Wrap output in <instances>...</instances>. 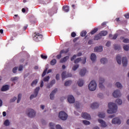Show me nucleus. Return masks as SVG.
I'll use <instances>...</instances> for the list:
<instances>
[{
    "label": "nucleus",
    "instance_id": "f257e3e1",
    "mask_svg": "<svg viewBox=\"0 0 129 129\" xmlns=\"http://www.w3.org/2000/svg\"><path fill=\"white\" fill-rule=\"evenodd\" d=\"M109 110H107V113H115L117 111V105L112 102L109 103L108 104Z\"/></svg>",
    "mask_w": 129,
    "mask_h": 129
},
{
    "label": "nucleus",
    "instance_id": "f03ea898",
    "mask_svg": "<svg viewBox=\"0 0 129 129\" xmlns=\"http://www.w3.org/2000/svg\"><path fill=\"white\" fill-rule=\"evenodd\" d=\"M97 85L94 81H92L88 85L89 89L90 91H94L96 90Z\"/></svg>",
    "mask_w": 129,
    "mask_h": 129
},
{
    "label": "nucleus",
    "instance_id": "7ed1b4c3",
    "mask_svg": "<svg viewBox=\"0 0 129 129\" xmlns=\"http://www.w3.org/2000/svg\"><path fill=\"white\" fill-rule=\"evenodd\" d=\"M42 39H43V35L40 34L39 33L35 32L33 35V40L36 41V42L41 41Z\"/></svg>",
    "mask_w": 129,
    "mask_h": 129
},
{
    "label": "nucleus",
    "instance_id": "20e7f679",
    "mask_svg": "<svg viewBox=\"0 0 129 129\" xmlns=\"http://www.w3.org/2000/svg\"><path fill=\"white\" fill-rule=\"evenodd\" d=\"M58 117H59L61 120H66L68 117V115H67L65 112L62 111L59 112Z\"/></svg>",
    "mask_w": 129,
    "mask_h": 129
},
{
    "label": "nucleus",
    "instance_id": "39448f33",
    "mask_svg": "<svg viewBox=\"0 0 129 129\" xmlns=\"http://www.w3.org/2000/svg\"><path fill=\"white\" fill-rule=\"evenodd\" d=\"M29 117H35L36 116V112L32 109H28L26 112Z\"/></svg>",
    "mask_w": 129,
    "mask_h": 129
},
{
    "label": "nucleus",
    "instance_id": "423d86ee",
    "mask_svg": "<svg viewBox=\"0 0 129 129\" xmlns=\"http://www.w3.org/2000/svg\"><path fill=\"white\" fill-rule=\"evenodd\" d=\"M39 90H40V87H36L34 90V94L31 95L30 97V99L32 100L35 97L38 96V94L39 93Z\"/></svg>",
    "mask_w": 129,
    "mask_h": 129
},
{
    "label": "nucleus",
    "instance_id": "0eeeda50",
    "mask_svg": "<svg viewBox=\"0 0 129 129\" xmlns=\"http://www.w3.org/2000/svg\"><path fill=\"white\" fill-rule=\"evenodd\" d=\"M112 95L115 98H117V97H120L121 96V94L119 90H116L112 93Z\"/></svg>",
    "mask_w": 129,
    "mask_h": 129
},
{
    "label": "nucleus",
    "instance_id": "6e6552de",
    "mask_svg": "<svg viewBox=\"0 0 129 129\" xmlns=\"http://www.w3.org/2000/svg\"><path fill=\"white\" fill-rule=\"evenodd\" d=\"M99 82V88H100V89H104V86H103V83H104V79H103V78H100Z\"/></svg>",
    "mask_w": 129,
    "mask_h": 129
},
{
    "label": "nucleus",
    "instance_id": "1a4fd4ad",
    "mask_svg": "<svg viewBox=\"0 0 129 129\" xmlns=\"http://www.w3.org/2000/svg\"><path fill=\"white\" fill-rule=\"evenodd\" d=\"M112 123H113V124H120L121 121H120L119 118L115 117L112 120Z\"/></svg>",
    "mask_w": 129,
    "mask_h": 129
},
{
    "label": "nucleus",
    "instance_id": "9d476101",
    "mask_svg": "<svg viewBox=\"0 0 129 129\" xmlns=\"http://www.w3.org/2000/svg\"><path fill=\"white\" fill-rule=\"evenodd\" d=\"M72 75L71 74H68V75H66V72H63L61 74V78L62 80L63 81L65 78H68V77H71Z\"/></svg>",
    "mask_w": 129,
    "mask_h": 129
},
{
    "label": "nucleus",
    "instance_id": "9b49d317",
    "mask_svg": "<svg viewBox=\"0 0 129 129\" xmlns=\"http://www.w3.org/2000/svg\"><path fill=\"white\" fill-rule=\"evenodd\" d=\"M82 117H83V118H85V119H88V120L91 119L90 115L87 113H82Z\"/></svg>",
    "mask_w": 129,
    "mask_h": 129
},
{
    "label": "nucleus",
    "instance_id": "f8f14e48",
    "mask_svg": "<svg viewBox=\"0 0 129 129\" xmlns=\"http://www.w3.org/2000/svg\"><path fill=\"white\" fill-rule=\"evenodd\" d=\"M98 122L100 123L101 126L102 127H106L107 126V125L106 124V122H105L104 120L101 119H99L98 120Z\"/></svg>",
    "mask_w": 129,
    "mask_h": 129
},
{
    "label": "nucleus",
    "instance_id": "ddd939ff",
    "mask_svg": "<svg viewBox=\"0 0 129 129\" xmlns=\"http://www.w3.org/2000/svg\"><path fill=\"white\" fill-rule=\"evenodd\" d=\"M68 101L70 103H74L75 102V99L73 96L70 95L68 97Z\"/></svg>",
    "mask_w": 129,
    "mask_h": 129
},
{
    "label": "nucleus",
    "instance_id": "4468645a",
    "mask_svg": "<svg viewBox=\"0 0 129 129\" xmlns=\"http://www.w3.org/2000/svg\"><path fill=\"white\" fill-rule=\"evenodd\" d=\"M57 91H58V90L57 89H54V90H53L50 95H49V97H50V99L51 100H53V99H54V94L55 93H56V92H57Z\"/></svg>",
    "mask_w": 129,
    "mask_h": 129
},
{
    "label": "nucleus",
    "instance_id": "2eb2a0df",
    "mask_svg": "<svg viewBox=\"0 0 129 129\" xmlns=\"http://www.w3.org/2000/svg\"><path fill=\"white\" fill-rule=\"evenodd\" d=\"M122 63L123 67L127 66V59H126V57H122Z\"/></svg>",
    "mask_w": 129,
    "mask_h": 129
},
{
    "label": "nucleus",
    "instance_id": "dca6fc26",
    "mask_svg": "<svg viewBox=\"0 0 129 129\" xmlns=\"http://www.w3.org/2000/svg\"><path fill=\"white\" fill-rule=\"evenodd\" d=\"M86 73V69L84 68L80 70L79 74L80 76H81L82 77H83V76L85 75Z\"/></svg>",
    "mask_w": 129,
    "mask_h": 129
},
{
    "label": "nucleus",
    "instance_id": "f3484780",
    "mask_svg": "<svg viewBox=\"0 0 129 129\" xmlns=\"http://www.w3.org/2000/svg\"><path fill=\"white\" fill-rule=\"evenodd\" d=\"M99 107V104L98 103L95 102L91 105V107L92 109H96V108H98Z\"/></svg>",
    "mask_w": 129,
    "mask_h": 129
},
{
    "label": "nucleus",
    "instance_id": "a211bd4d",
    "mask_svg": "<svg viewBox=\"0 0 129 129\" xmlns=\"http://www.w3.org/2000/svg\"><path fill=\"white\" fill-rule=\"evenodd\" d=\"M103 48L102 46H99V47H96L94 48L95 52H102Z\"/></svg>",
    "mask_w": 129,
    "mask_h": 129
},
{
    "label": "nucleus",
    "instance_id": "6ab92c4d",
    "mask_svg": "<svg viewBox=\"0 0 129 129\" xmlns=\"http://www.w3.org/2000/svg\"><path fill=\"white\" fill-rule=\"evenodd\" d=\"M9 89H10V86L6 85L3 86L1 89V91H7V90H9Z\"/></svg>",
    "mask_w": 129,
    "mask_h": 129
},
{
    "label": "nucleus",
    "instance_id": "aec40b11",
    "mask_svg": "<svg viewBox=\"0 0 129 129\" xmlns=\"http://www.w3.org/2000/svg\"><path fill=\"white\" fill-rule=\"evenodd\" d=\"M116 61L119 64V65H120L121 64V55H117L116 56Z\"/></svg>",
    "mask_w": 129,
    "mask_h": 129
},
{
    "label": "nucleus",
    "instance_id": "412c9836",
    "mask_svg": "<svg viewBox=\"0 0 129 129\" xmlns=\"http://www.w3.org/2000/svg\"><path fill=\"white\" fill-rule=\"evenodd\" d=\"M78 84L80 87L83 86L84 84V81L82 79H80L78 82Z\"/></svg>",
    "mask_w": 129,
    "mask_h": 129
},
{
    "label": "nucleus",
    "instance_id": "4be33fe9",
    "mask_svg": "<svg viewBox=\"0 0 129 129\" xmlns=\"http://www.w3.org/2000/svg\"><path fill=\"white\" fill-rule=\"evenodd\" d=\"M68 59H69V56H65L60 59V63H64V62H66Z\"/></svg>",
    "mask_w": 129,
    "mask_h": 129
},
{
    "label": "nucleus",
    "instance_id": "5701e85b",
    "mask_svg": "<svg viewBox=\"0 0 129 129\" xmlns=\"http://www.w3.org/2000/svg\"><path fill=\"white\" fill-rule=\"evenodd\" d=\"M91 60L94 62L96 60V55L95 53H92L91 55Z\"/></svg>",
    "mask_w": 129,
    "mask_h": 129
},
{
    "label": "nucleus",
    "instance_id": "b1692460",
    "mask_svg": "<svg viewBox=\"0 0 129 129\" xmlns=\"http://www.w3.org/2000/svg\"><path fill=\"white\" fill-rule=\"evenodd\" d=\"M101 37H104L107 35V31H102L99 33Z\"/></svg>",
    "mask_w": 129,
    "mask_h": 129
},
{
    "label": "nucleus",
    "instance_id": "393cba45",
    "mask_svg": "<svg viewBox=\"0 0 129 129\" xmlns=\"http://www.w3.org/2000/svg\"><path fill=\"white\" fill-rule=\"evenodd\" d=\"M62 10L66 13H68V12H69V6H63L62 7Z\"/></svg>",
    "mask_w": 129,
    "mask_h": 129
},
{
    "label": "nucleus",
    "instance_id": "a878e982",
    "mask_svg": "<svg viewBox=\"0 0 129 129\" xmlns=\"http://www.w3.org/2000/svg\"><path fill=\"white\" fill-rule=\"evenodd\" d=\"M68 52H69V49H66V50L65 49H62L60 52H59V54H67V53H68Z\"/></svg>",
    "mask_w": 129,
    "mask_h": 129
},
{
    "label": "nucleus",
    "instance_id": "bb28decb",
    "mask_svg": "<svg viewBox=\"0 0 129 129\" xmlns=\"http://www.w3.org/2000/svg\"><path fill=\"white\" fill-rule=\"evenodd\" d=\"M102 37L101 35H100V33H99L98 34H97V35L95 36L94 39V40H100V39H101Z\"/></svg>",
    "mask_w": 129,
    "mask_h": 129
},
{
    "label": "nucleus",
    "instance_id": "cd10ccee",
    "mask_svg": "<svg viewBox=\"0 0 129 129\" xmlns=\"http://www.w3.org/2000/svg\"><path fill=\"white\" fill-rule=\"evenodd\" d=\"M100 62L102 64H105L106 63H107V59L106 58H102L100 60Z\"/></svg>",
    "mask_w": 129,
    "mask_h": 129
},
{
    "label": "nucleus",
    "instance_id": "c85d7f7f",
    "mask_svg": "<svg viewBox=\"0 0 129 129\" xmlns=\"http://www.w3.org/2000/svg\"><path fill=\"white\" fill-rule=\"evenodd\" d=\"M56 63H57V60H56V59H53L50 62V65H51L52 66H54V65H55Z\"/></svg>",
    "mask_w": 129,
    "mask_h": 129
},
{
    "label": "nucleus",
    "instance_id": "c756f323",
    "mask_svg": "<svg viewBox=\"0 0 129 129\" xmlns=\"http://www.w3.org/2000/svg\"><path fill=\"white\" fill-rule=\"evenodd\" d=\"M37 83H38V80L36 79L32 82L31 86H32V87H34V86L37 85Z\"/></svg>",
    "mask_w": 129,
    "mask_h": 129
},
{
    "label": "nucleus",
    "instance_id": "7c9ffc66",
    "mask_svg": "<svg viewBox=\"0 0 129 129\" xmlns=\"http://www.w3.org/2000/svg\"><path fill=\"white\" fill-rule=\"evenodd\" d=\"M97 31H98V28H95L93 30L90 32V34H91V35H94V34H95V33H96Z\"/></svg>",
    "mask_w": 129,
    "mask_h": 129
},
{
    "label": "nucleus",
    "instance_id": "2f4dec72",
    "mask_svg": "<svg viewBox=\"0 0 129 129\" xmlns=\"http://www.w3.org/2000/svg\"><path fill=\"white\" fill-rule=\"evenodd\" d=\"M115 85L116 87H117V88H120V89L122 88V85L119 82L116 83Z\"/></svg>",
    "mask_w": 129,
    "mask_h": 129
},
{
    "label": "nucleus",
    "instance_id": "473e14b6",
    "mask_svg": "<svg viewBox=\"0 0 129 129\" xmlns=\"http://www.w3.org/2000/svg\"><path fill=\"white\" fill-rule=\"evenodd\" d=\"M72 83V81H67L64 83V86H69V85H71Z\"/></svg>",
    "mask_w": 129,
    "mask_h": 129
},
{
    "label": "nucleus",
    "instance_id": "72a5a7b5",
    "mask_svg": "<svg viewBox=\"0 0 129 129\" xmlns=\"http://www.w3.org/2000/svg\"><path fill=\"white\" fill-rule=\"evenodd\" d=\"M99 117H100L101 118H103L105 117V113H99L98 114Z\"/></svg>",
    "mask_w": 129,
    "mask_h": 129
},
{
    "label": "nucleus",
    "instance_id": "f704fd0d",
    "mask_svg": "<svg viewBox=\"0 0 129 129\" xmlns=\"http://www.w3.org/2000/svg\"><path fill=\"white\" fill-rule=\"evenodd\" d=\"M115 103H116V104H118V105H120V104L122 103V101H121V99H117L115 101Z\"/></svg>",
    "mask_w": 129,
    "mask_h": 129
},
{
    "label": "nucleus",
    "instance_id": "c9c22d12",
    "mask_svg": "<svg viewBox=\"0 0 129 129\" xmlns=\"http://www.w3.org/2000/svg\"><path fill=\"white\" fill-rule=\"evenodd\" d=\"M78 68H79V64H76L73 67L72 70H73V71H76Z\"/></svg>",
    "mask_w": 129,
    "mask_h": 129
},
{
    "label": "nucleus",
    "instance_id": "e433bc0d",
    "mask_svg": "<svg viewBox=\"0 0 129 129\" xmlns=\"http://www.w3.org/2000/svg\"><path fill=\"white\" fill-rule=\"evenodd\" d=\"M47 71H48V68H45V69L43 71L42 74V77H44L45 75H46V74L47 73Z\"/></svg>",
    "mask_w": 129,
    "mask_h": 129
},
{
    "label": "nucleus",
    "instance_id": "4c0bfd02",
    "mask_svg": "<svg viewBox=\"0 0 129 129\" xmlns=\"http://www.w3.org/2000/svg\"><path fill=\"white\" fill-rule=\"evenodd\" d=\"M83 123H84V124H85V125H88L90 124V122L86 120H83Z\"/></svg>",
    "mask_w": 129,
    "mask_h": 129
},
{
    "label": "nucleus",
    "instance_id": "58836bf2",
    "mask_svg": "<svg viewBox=\"0 0 129 129\" xmlns=\"http://www.w3.org/2000/svg\"><path fill=\"white\" fill-rule=\"evenodd\" d=\"M21 98H22V94H19L18 96L17 103H19L20 101H21Z\"/></svg>",
    "mask_w": 129,
    "mask_h": 129
},
{
    "label": "nucleus",
    "instance_id": "ea45409f",
    "mask_svg": "<svg viewBox=\"0 0 129 129\" xmlns=\"http://www.w3.org/2000/svg\"><path fill=\"white\" fill-rule=\"evenodd\" d=\"M123 49L124 51H128L129 50V46L127 45H125L123 46Z\"/></svg>",
    "mask_w": 129,
    "mask_h": 129
},
{
    "label": "nucleus",
    "instance_id": "a19ab883",
    "mask_svg": "<svg viewBox=\"0 0 129 129\" xmlns=\"http://www.w3.org/2000/svg\"><path fill=\"white\" fill-rule=\"evenodd\" d=\"M114 48L115 50H119L120 49V45H118L117 44H115L114 45Z\"/></svg>",
    "mask_w": 129,
    "mask_h": 129
},
{
    "label": "nucleus",
    "instance_id": "79ce46f5",
    "mask_svg": "<svg viewBox=\"0 0 129 129\" xmlns=\"http://www.w3.org/2000/svg\"><path fill=\"white\" fill-rule=\"evenodd\" d=\"M86 34H87V32L86 31H83L81 33V37H85V36H86Z\"/></svg>",
    "mask_w": 129,
    "mask_h": 129
},
{
    "label": "nucleus",
    "instance_id": "37998d69",
    "mask_svg": "<svg viewBox=\"0 0 129 129\" xmlns=\"http://www.w3.org/2000/svg\"><path fill=\"white\" fill-rule=\"evenodd\" d=\"M50 80V77L49 76H47L43 79V81L45 82H48Z\"/></svg>",
    "mask_w": 129,
    "mask_h": 129
},
{
    "label": "nucleus",
    "instance_id": "c03bdc74",
    "mask_svg": "<svg viewBox=\"0 0 129 129\" xmlns=\"http://www.w3.org/2000/svg\"><path fill=\"white\" fill-rule=\"evenodd\" d=\"M4 124L6 126L10 125V121L8 119L6 120L4 122Z\"/></svg>",
    "mask_w": 129,
    "mask_h": 129
},
{
    "label": "nucleus",
    "instance_id": "a18cd8bd",
    "mask_svg": "<svg viewBox=\"0 0 129 129\" xmlns=\"http://www.w3.org/2000/svg\"><path fill=\"white\" fill-rule=\"evenodd\" d=\"M80 61H81V58H77L74 61V63L75 64H77V63H79V62H80Z\"/></svg>",
    "mask_w": 129,
    "mask_h": 129
},
{
    "label": "nucleus",
    "instance_id": "49530a36",
    "mask_svg": "<svg viewBox=\"0 0 129 129\" xmlns=\"http://www.w3.org/2000/svg\"><path fill=\"white\" fill-rule=\"evenodd\" d=\"M49 126L50 129H54V126H55V124H54V123L50 122L49 123Z\"/></svg>",
    "mask_w": 129,
    "mask_h": 129
},
{
    "label": "nucleus",
    "instance_id": "de8ad7c7",
    "mask_svg": "<svg viewBox=\"0 0 129 129\" xmlns=\"http://www.w3.org/2000/svg\"><path fill=\"white\" fill-rule=\"evenodd\" d=\"M19 79V77H14L11 78V81H16V80H18Z\"/></svg>",
    "mask_w": 129,
    "mask_h": 129
},
{
    "label": "nucleus",
    "instance_id": "09e8293b",
    "mask_svg": "<svg viewBox=\"0 0 129 129\" xmlns=\"http://www.w3.org/2000/svg\"><path fill=\"white\" fill-rule=\"evenodd\" d=\"M123 42L125 43L126 44L127 43H129V39L128 38H124L123 40Z\"/></svg>",
    "mask_w": 129,
    "mask_h": 129
},
{
    "label": "nucleus",
    "instance_id": "8fccbe9b",
    "mask_svg": "<svg viewBox=\"0 0 129 129\" xmlns=\"http://www.w3.org/2000/svg\"><path fill=\"white\" fill-rule=\"evenodd\" d=\"M40 57L41 58H42V59H47V58H48V56H47V55H44L43 54H41Z\"/></svg>",
    "mask_w": 129,
    "mask_h": 129
},
{
    "label": "nucleus",
    "instance_id": "3c124183",
    "mask_svg": "<svg viewBox=\"0 0 129 129\" xmlns=\"http://www.w3.org/2000/svg\"><path fill=\"white\" fill-rule=\"evenodd\" d=\"M17 100V97H14L10 100V102H14Z\"/></svg>",
    "mask_w": 129,
    "mask_h": 129
},
{
    "label": "nucleus",
    "instance_id": "603ef678",
    "mask_svg": "<svg viewBox=\"0 0 129 129\" xmlns=\"http://www.w3.org/2000/svg\"><path fill=\"white\" fill-rule=\"evenodd\" d=\"M71 37H72V38H75V37H76V33L73 32L71 33Z\"/></svg>",
    "mask_w": 129,
    "mask_h": 129
},
{
    "label": "nucleus",
    "instance_id": "864d4df0",
    "mask_svg": "<svg viewBox=\"0 0 129 129\" xmlns=\"http://www.w3.org/2000/svg\"><path fill=\"white\" fill-rule=\"evenodd\" d=\"M56 83V81L55 80H52L50 82L51 86H53V84H55Z\"/></svg>",
    "mask_w": 129,
    "mask_h": 129
},
{
    "label": "nucleus",
    "instance_id": "5fc2aeb1",
    "mask_svg": "<svg viewBox=\"0 0 129 129\" xmlns=\"http://www.w3.org/2000/svg\"><path fill=\"white\" fill-rule=\"evenodd\" d=\"M17 70H18V67H15L13 69V73H17Z\"/></svg>",
    "mask_w": 129,
    "mask_h": 129
},
{
    "label": "nucleus",
    "instance_id": "6e6d98bb",
    "mask_svg": "<svg viewBox=\"0 0 129 129\" xmlns=\"http://www.w3.org/2000/svg\"><path fill=\"white\" fill-rule=\"evenodd\" d=\"M88 44H89V45H92V44H93V40H89V41L88 42Z\"/></svg>",
    "mask_w": 129,
    "mask_h": 129
},
{
    "label": "nucleus",
    "instance_id": "4d7b16f0",
    "mask_svg": "<svg viewBox=\"0 0 129 129\" xmlns=\"http://www.w3.org/2000/svg\"><path fill=\"white\" fill-rule=\"evenodd\" d=\"M77 56V55H74L73 56L71 57V60L73 61L74 60H75V59H76Z\"/></svg>",
    "mask_w": 129,
    "mask_h": 129
},
{
    "label": "nucleus",
    "instance_id": "13d9d810",
    "mask_svg": "<svg viewBox=\"0 0 129 129\" xmlns=\"http://www.w3.org/2000/svg\"><path fill=\"white\" fill-rule=\"evenodd\" d=\"M62 54L59 53V54H58L57 55H56V59H61V57H62Z\"/></svg>",
    "mask_w": 129,
    "mask_h": 129
},
{
    "label": "nucleus",
    "instance_id": "bf43d9fd",
    "mask_svg": "<svg viewBox=\"0 0 129 129\" xmlns=\"http://www.w3.org/2000/svg\"><path fill=\"white\" fill-rule=\"evenodd\" d=\"M56 129H62V127H61V125H60L59 124H57L56 125Z\"/></svg>",
    "mask_w": 129,
    "mask_h": 129
},
{
    "label": "nucleus",
    "instance_id": "052dcab7",
    "mask_svg": "<svg viewBox=\"0 0 129 129\" xmlns=\"http://www.w3.org/2000/svg\"><path fill=\"white\" fill-rule=\"evenodd\" d=\"M55 78L56 80H59L60 79V77L58 74H56Z\"/></svg>",
    "mask_w": 129,
    "mask_h": 129
},
{
    "label": "nucleus",
    "instance_id": "680f3d73",
    "mask_svg": "<svg viewBox=\"0 0 129 129\" xmlns=\"http://www.w3.org/2000/svg\"><path fill=\"white\" fill-rule=\"evenodd\" d=\"M19 71H23V66H20L18 69Z\"/></svg>",
    "mask_w": 129,
    "mask_h": 129
},
{
    "label": "nucleus",
    "instance_id": "e2e57ef3",
    "mask_svg": "<svg viewBox=\"0 0 129 129\" xmlns=\"http://www.w3.org/2000/svg\"><path fill=\"white\" fill-rule=\"evenodd\" d=\"M116 38H117V34H115L113 36L112 39L113 40H115V39H116Z\"/></svg>",
    "mask_w": 129,
    "mask_h": 129
},
{
    "label": "nucleus",
    "instance_id": "0e129e2a",
    "mask_svg": "<svg viewBox=\"0 0 129 129\" xmlns=\"http://www.w3.org/2000/svg\"><path fill=\"white\" fill-rule=\"evenodd\" d=\"M86 63V57H84V60L82 62V64H85Z\"/></svg>",
    "mask_w": 129,
    "mask_h": 129
},
{
    "label": "nucleus",
    "instance_id": "69168bd1",
    "mask_svg": "<svg viewBox=\"0 0 129 129\" xmlns=\"http://www.w3.org/2000/svg\"><path fill=\"white\" fill-rule=\"evenodd\" d=\"M76 108H79V103H77L75 104Z\"/></svg>",
    "mask_w": 129,
    "mask_h": 129
},
{
    "label": "nucleus",
    "instance_id": "338daca9",
    "mask_svg": "<svg viewBox=\"0 0 129 129\" xmlns=\"http://www.w3.org/2000/svg\"><path fill=\"white\" fill-rule=\"evenodd\" d=\"M106 46L107 47H109V46H110V42L108 41L106 43Z\"/></svg>",
    "mask_w": 129,
    "mask_h": 129
},
{
    "label": "nucleus",
    "instance_id": "774afa93",
    "mask_svg": "<svg viewBox=\"0 0 129 129\" xmlns=\"http://www.w3.org/2000/svg\"><path fill=\"white\" fill-rule=\"evenodd\" d=\"M124 17L126 19H129V13L124 15Z\"/></svg>",
    "mask_w": 129,
    "mask_h": 129
}]
</instances>
